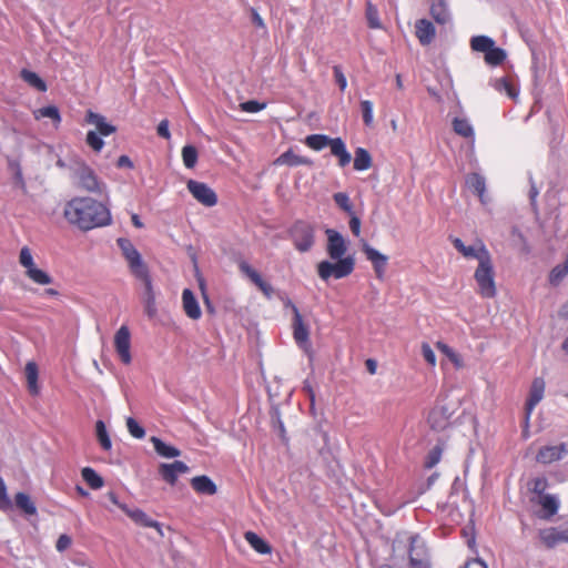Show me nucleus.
<instances>
[{
  "instance_id": "1",
  "label": "nucleus",
  "mask_w": 568,
  "mask_h": 568,
  "mask_svg": "<svg viewBox=\"0 0 568 568\" xmlns=\"http://www.w3.org/2000/svg\"><path fill=\"white\" fill-rule=\"evenodd\" d=\"M326 253L334 261H321L317 264V274L321 280L327 282L329 278H344L349 276L355 270V257L347 255L348 244L345 237L334 229H327Z\"/></svg>"
},
{
  "instance_id": "2",
  "label": "nucleus",
  "mask_w": 568,
  "mask_h": 568,
  "mask_svg": "<svg viewBox=\"0 0 568 568\" xmlns=\"http://www.w3.org/2000/svg\"><path fill=\"white\" fill-rule=\"evenodd\" d=\"M64 219L81 231L110 225V210L101 202L89 196H75L63 209Z\"/></svg>"
},
{
  "instance_id": "3",
  "label": "nucleus",
  "mask_w": 568,
  "mask_h": 568,
  "mask_svg": "<svg viewBox=\"0 0 568 568\" xmlns=\"http://www.w3.org/2000/svg\"><path fill=\"white\" fill-rule=\"evenodd\" d=\"M116 244L121 248L122 255L124 256L132 275L140 280L144 285V312L148 317L153 318L156 315V305L149 268L143 262L141 254L129 239L120 237L116 240Z\"/></svg>"
},
{
  "instance_id": "4",
  "label": "nucleus",
  "mask_w": 568,
  "mask_h": 568,
  "mask_svg": "<svg viewBox=\"0 0 568 568\" xmlns=\"http://www.w3.org/2000/svg\"><path fill=\"white\" fill-rule=\"evenodd\" d=\"M474 278L477 283V293L483 298H494L497 295L495 268L491 257L483 263H478Z\"/></svg>"
},
{
  "instance_id": "5",
  "label": "nucleus",
  "mask_w": 568,
  "mask_h": 568,
  "mask_svg": "<svg viewBox=\"0 0 568 568\" xmlns=\"http://www.w3.org/2000/svg\"><path fill=\"white\" fill-rule=\"evenodd\" d=\"M74 178L78 185L89 193L103 195L106 192L105 183L102 182L95 172L84 162L79 163L75 168Z\"/></svg>"
},
{
  "instance_id": "6",
  "label": "nucleus",
  "mask_w": 568,
  "mask_h": 568,
  "mask_svg": "<svg viewBox=\"0 0 568 568\" xmlns=\"http://www.w3.org/2000/svg\"><path fill=\"white\" fill-rule=\"evenodd\" d=\"M290 237L298 252H308L315 243V229L308 222L296 221L290 229Z\"/></svg>"
},
{
  "instance_id": "7",
  "label": "nucleus",
  "mask_w": 568,
  "mask_h": 568,
  "mask_svg": "<svg viewBox=\"0 0 568 568\" xmlns=\"http://www.w3.org/2000/svg\"><path fill=\"white\" fill-rule=\"evenodd\" d=\"M19 263L26 268V276L33 283L49 285L53 282V278L45 271L36 266L31 250L28 246L20 250Z\"/></svg>"
},
{
  "instance_id": "8",
  "label": "nucleus",
  "mask_w": 568,
  "mask_h": 568,
  "mask_svg": "<svg viewBox=\"0 0 568 568\" xmlns=\"http://www.w3.org/2000/svg\"><path fill=\"white\" fill-rule=\"evenodd\" d=\"M408 559L409 568H432L427 547L418 535L409 538Z\"/></svg>"
},
{
  "instance_id": "9",
  "label": "nucleus",
  "mask_w": 568,
  "mask_h": 568,
  "mask_svg": "<svg viewBox=\"0 0 568 568\" xmlns=\"http://www.w3.org/2000/svg\"><path fill=\"white\" fill-rule=\"evenodd\" d=\"M186 186L192 196L202 205L207 207L216 205L217 195L206 183L189 180Z\"/></svg>"
},
{
  "instance_id": "10",
  "label": "nucleus",
  "mask_w": 568,
  "mask_h": 568,
  "mask_svg": "<svg viewBox=\"0 0 568 568\" xmlns=\"http://www.w3.org/2000/svg\"><path fill=\"white\" fill-rule=\"evenodd\" d=\"M114 348L124 365L132 362L131 356V333L126 325H122L114 334Z\"/></svg>"
},
{
  "instance_id": "11",
  "label": "nucleus",
  "mask_w": 568,
  "mask_h": 568,
  "mask_svg": "<svg viewBox=\"0 0 568 568\" xmlns=\"http://www.w3.org/2000/svg\"><path fill=\"white\" fill-rule=\"evenodd\" d=\"M545 381L541 377L534 378L529 395L525 404V428L527 429L529 426L530 416L535 409V407L539 404V402L542 399L545 394Z\"/></svg>"
},
{
  "instance_id": "12",
  "label": "nucleus",
  "mask_w": 568,
  "mask_h": 568,
  "mask_svg": "<svg viewBox=\"0 0 568 568\" xmlns=\"http://www.w3.org/2000/svg\"><path fill=\"white\" fill-rule=\"evenodd\" d=\"M454 247L466 258H476L478 263H483L491 257L486 245L478 241L475 245H465L464 242L455 237L452 240Z\"/></svg>"
},
{
  "instance_id": "13",
  "label": "nucleus",
  "mask_w": 568,
  "mask_h": 568,
  "mask_svg": "<svg viewBox=\"0 0 568 568\" xmlns=\"http://www.w3.org/2000/svg\"><path fill=\"white\" fill-rule=\"evenodd\" d=\"M568 454V444L546 445L539 448L536 462L542 465L561 460Z\"/></svg>"
},
{
  "instance_id": "14",
  "label": "nucleus",
  "mask_w": 568,
  "mask_h": 568,
  "mask_svg": "<svg viewBox=\"0 0 568 568\" xmlns=\"http://www.w3.org/2000/svg\"><path fill=\"white\" fill-rule=\"evenodd\" d=\"M239 270L263 293L266 298L272 297L274 293L273 286L266 282L246 261H241L239 263Z\"/></svg>"
},
{
  "instance_id": "15",
  "label": "nucleus",
  "mask_w": 568,
  "mask_h": 568,
  "mask_svg": "<svg viewBox=\"0 0 568 568\" xmlns=\"http://www.w3.org/2000/svg\"><path fill=\"white\" fill-rule=\"evenodd\" d=\"M362 251L366 258L373 264L376 277L381 281L384 280L388 257L372 247L367 242L362 244Z\"/></svg>"
},
{
  "instance_id": "16",
  "label": "nucleus",
  "mask_w": 568,
  "mask_h": 568,
  "mask_svg": "<svg viewBox=\"0 0 568 568\" xmlns=\"http://www.w3.org/2000/svg\"><path fill=\"white\" fill-rule=\"evenodd\" d=\"M189 466L181 460H175L170 464L162 463L159 466L160 476L165 483L170 484L171 486H174L176 484L180 475L186 474L189 473Z\"/></svg>"
},
{
  "instance_id": "17",
  "label": "nucleus",
  "mask_w": 568,
  "mask_h": 568,
  "mask_svg": "<svg viewBox=\"0 0 568 568\" xmlns=\"http://www.w3.org/2000/svg\"><path fill=\"white\" fill-rule=\"evenodd\" d=\"M539 538L547 548H554L558 544L568 542V527L566 529H558L549 527L539 530Z\"/></svg>"
},
{
  "instance_id": "18",
  "label": "nucleus",
  "mask_w": 568,
  "mask_h": 568,
  "mask_svg": "<svg viewBox=\"0 0 568 568\" xmlns=\"http://www.w3.org/2000/svg\"><path fill=\"white\" fill-rule=\"evenodd\" d=\"M293 337L296 344L301 347H305L310 344V329L304 323V320L298 310H295V316H293Z\"/></svg>"
},
{
  "instance_id": "19",
  "label": "nucleus",
  "mask_w": 568,
  "mask_h": 568,
  "mask_svg": "<svg viewBox=\"0 0 568 568\" xmlns=\"http://www.w3.org/2000/svg\"><path fill=\"white\" fill-rule=\"evenodd\" d=\"M85 122L95 126V132L102 136H109L116 131L113 124L106 122V119L92 110L87 111Z\"/></svg>"
},
{
  "instance_id": "20",
  "label": "nucleus",
  "mask_w": 568,
  "mask_h": 568,
  "mask_svg": "<svg viewBox=\"0 0 568 568\" xmlns=\"http://www.w3.org/2000/svg\"><path fill=\"white\" fill-rule=\"evenodd\" d=\"M415 36L422 45H428L436 37V29L429 20L419 19L415 22Z\"/></svg>"
},
{
  "instance_id": "21",
  "label": "nucleus",
  "mask_w": 568,
  "mask_h": 568,
  "mask_svg": "<svg viewBox=\"0 0 568 568\" xmlns=\"http://www.w3.org/2000/svg\"><path fill=\"white\" fill-rule=\"evenodd\" d=\"M450 413L444 406L434 407L427 417V423L434 430H443L449 425Z\"/></svg>"
},
{
  "instance_id": "22",
  "label": "nucleus",
  "mask_w": 568,
  "mask_h": 568,
  "mask_svg": "<svg viewBox=\"0 0 568 568\" xmlns=\"http://www.w3.org/2000/svg\"><path fill=\"white\" fill-rule=\"evenodd\" d=\"M120 508L138 525L142 527L155 528L160 534H162L161 524L156 520L150 518L143 510L141 509H129L126 506H120Z\"/></svg>"
},
{
  "instance_id": "23",
  "label": "nucleus",
  "mask_w": 568,
  "mask_h": 568,
  "mask_svg": "<svg viewBox=\"0 0 568 568\" xmlns=\"http://www.w3.org/2000/svg\"><path fill=\"white\" fill-rule=\"evenodd\" d=\"M182 305L186 316L191 320H199L202 315L200 305L190 288H184L182 292Z\"/></svg>"
},
{
  "instance_id": "24",
  "label": "nucleus",
  "mask_w": 568,
  "mask_h": 568,
  "mask_svg": "<svg viewBox=\"0 0 568 568\" xmlns=\"http://www.w3.org/2000/svg\"><path fill=\"white\" fill-rule=\"evenodd\" d=\"M312 161L308 158L297 155L293 152L292 149L282 153L274 161V165H287V166H298V165H312Z\"/></svg>"
},
{
  "instance_id": "25",
  "label": "nucleus",
  "mask_w": 568,
  "mask_h": 568,
  "mask_svg": "<svg viewBox=\"0 0 568 568\" xmlns=\"http://www.w3.org/2000/svg\"><path fill=\"white\" fill-rule=\"evenodd\" d=\"M191 486L197 494L201 495L212 496L217 491V487L214 481L205 475L193 477L191 479Z\"/></svg>"
},
{
  "instance_id": "26",
  "label": "nucleus",
  "mask_w": 568,
  "mask_h": 568,
  "mask_svg": "<svg viewBox=\"0 0 568 568\" xmlns=\"http://www.w3.org/2000/svg\"><path fill=\"white\" fill-rule=\"evenodd\" d=\"M429 13L438 24H446L450 21V13L445 0H433Z\"/></svg>"
},
{
  "instance_id": "27",
  "label": "nucleus",
  "mask_w": 568,
  "mask_h": 568,
  "mask_svg": "<svg viewBox=\"0 0 568 568\" xmlns=\"http://www.w3.org/2000/svg\"><path fill=\"white\" fill-rule=\"evenodd\" d=\"M331 153L338 159V165L345 168L352 161V155L347 151L345 142L341 138H334L331 145Z\"/></svg>"
},
{
  "instance_id": "28",
  "label": "nucleus",
  "mask_w": 568,
  "mask_h": 568,
  "mask_svg": "<svg viewBox=\"0 0 568 568\" xmlns=\"http://www.w3.org/2000/svg\"><path fill=\"white\" fill-rule=\"evenodd\" d=\"M453 130L454 132L471 142L475 141V131L470 122L465 118H455L453 120Z\"/></svg>"
},
{
  "instance_id": "29",
  "label": "nucleus",
  "mask_w": 568,
  "mask_h": 568,
  "mask_svg": "<svg viewBox=\"0 0 568 568\" xmlns=\"http://www.w3.org/2000/svg\"><path fill=\"white\" fill-rule=\"evenodd\" d=\"M14 504L27 516L37 515V506L31 497L26 493H17L14 495Z\"/></svg>"
},
{
  "instance_id": "30",
  "label": "nucleus",
  "mask_w": 568,
  "mask_h": 568,
  "mask_svg": "<svg viewBox=\"0 0 568 568\" xmlns=\"http://www.w3.org/2000/svg\"><path fill=\"white\" fill-rule=\"evenodd\" d=\"M151 443L153 444L154 450L156 454H159L161 457L164 458H175L181 455V450L178 449L174 446L165 444L162 439L159 437H151Z\"/></svg>"
},
{
  "instance_id": "31",
  "label": "nucleus",
  "mask_w": 568,
  "mask_h": 568,
  "mask_svg": "<svg viewBox=\"0 0 568 568\" xmlns=\"http://www.w3.org/2000/svg\"><path fill=\"white\" fill-rule=\"evenodd\" d=\"M244 538L256 552L261 555L271 554L272 547L254 531H246Z\"/></svg>"
},
{
  "instance_id": "32",
  "label": "nucleus",
  "mask_w": 568,
  "mask_h": 568,
  "mask_svg": "<svg viewBox=\"0 0 568 568\" xmlns=\"http://www.w3.org/2000/svg\"><path fill=\"white\" fill-rule=\"evenodd\" d=\"M28 389L31 395H38L39 394V385H38V377H39V371L38 366L34 362H28L26 364L24 368Z\"/></svg>"
},
{
  "instance_id": "33",
  "label": "nucleus",
  "mask_w": 568,
  "mask_h": 568,
  "mask_svg": "<svg viewBox=\"0 0 568 568\" xmlns=\"http://www.w3.org/2000/svg\"><path fill=\"white\" fill-rule=\"evenodd\" d=\"M36 120L42 118H49L52 120L55 128H58L62 121L59 109L55 105L42 106L33 111Z\"/></svg>"
},
{
  "instance_id": "34",
  "label": "nucleus",
  "mask_w": 568,
  "mask_h": 568,
  "mask_svg": "<svg viewBox=\"0 0 568 568\" xmlns=\"http://www.w3.org/2000/svg\"><path fill=\"white\" fill-rule=\"evenodd\" d=\"M373 165V160L369 152L364 148H357L355 150L354 158V170L356 171H366L371 169Z\"/></svg>"
},
{
  "instance_id": "35",
  "label": "nucleus",
  "mask_w": 568,
  "mask_h": 568,
  "mask_svg": "<svg viewBox=\"0 0 568 568\" xmlns=\"http://www.w3.org/2000/svg\"><path fill=\"white\" fill-rule=\"evenodd\" d=\"M20 78L39 92H45L48 90L47 83L31 70L22 69L20 71Z\"/></svg>"
},
{
  "instance_id": "36",
  "label": "nucleus",
  "mask_w": 568,
  "mask_h": 568,
  "mask_svg": "<svg viewBox=\"0 0 568 568\" xmlns=\"http://www.w3.org/2000/svg\"><path fill=\"white\" fill-rule=\"evenodd\" d=\"M437 349L443 353L454 365L456 369H462L465 366V363L463 361V357L460 354L455 352L450 346L445 344L444 342H437L436 343Z\"/></svg>"
},
{
  "instance_id": "37",
  "label": "nucleus",
  "mask_w": 568,
  "mask_h": 568,
  "mask_svg": "<svg viewBox=\"0 0 568 568\" xmlns=\"http://www.w3.org/2000/svg\"><path fill=\"white\" fill-rule=\"evenodd\" d=\"M334 138L325 134H311L306 136L305 144L314 151H321L326 146L332 145Z\"/></svg>"
},
{
  "instance_id": "38",
  "label": "nucleus",
  "mask_w": 568,
  "mask_h": 568,
  "mask_svg": "<svg viewBox=\"0 0 568 568\" xmlns=\"http://www.w3.org/2000/svg\"><path fill=\"white\" fill-rule=\"evenodd\" d=\"M538 504L541 506L542 510L545 511V518H550L554 515L557 514L559 508V503L557 498L552 495H542L538 499Z\"/></svg>"
},
{
  "instance_id": "39",
  "label": "nucleus",
  "mask_w": 568,
  "mask_h": 568,
  "mask_svg": "<svg viewBox=\"0 0 568 568\" xmlns=\"http://www.w3.org/2000/svg\"><path fill=\"white\" fill-rule=\"evenodd\" d=\"M83 480L92 489H99L103 486V478L91 467H84L81 470Z\"/></svg>"
},
{
  "instance_id": "40",
  "label": "nucleus",
  "mask_w": 568,
  "mask_h": 568,
  "mask_svg": "<svg viewBox=\"0 0 568 568\" xmlns=\"http://www.w3.org/2000/svg\"><path fill=\"white\" fill-rule=\"evenodd\" d=\"M506 52L504 49L495 47V44L485 53V62L489 65H500L506 60Z\"/></svg>"
},
{
  "instance_id": "41",
  "label": "nucleus",
  "mask_w": 568,
  "mask_h": 568,
  "mask_svg": "<svg viewBox=\"0 0 568 568\" xmlns=\"http://www.w3.org/2000/svg\"><path fill=\"white\" fill-rule=\"evenodd\" d=\"M495 44V41L487 36H475L470 39V48L475 52L486 53Z\"/></svg>"
},
{
  "instance_id": "42",
  "label": "nucleus",
  "mask_w": 568,
  "mask_h": 568,
  "mask_svg": "<svg viewBox=\"0 0 568 568\" xmlns=\"http://www.w3.org/2000/svg\"><path fill=\"white\" fill-rule=\"evenodd\" d=\"M443 452H444V444H436L428 452V454L425 458V462H424V467L426 469H432L433 467H435L440 462Z\"/></svg>"
},
{
  "instance_id": "43",
  "label": "nucleus",
  "mask_w": 568,
  "mask_h": 568,
  "mask_svg": "<svg viewBox=\"0 0 568 568\" xmlns=\"http://www.w3.org/2000/svg\"><path fill=\"white\" fill-rule=\"evenodd\" d=\"M365 16H366L367 24L371 29H381L382 28L378 10H377L376 6H374L371 1H368L366 3Z\"/></svg>"
},
{
  "instance_id": "44",
  "label": "nucleus",
  "mask_w": 568,
  "mask_h": 568,
  "mask_svg": "<svg viewBox=\"0 0 568 568\" xmlns=\"http://www.w3.org/2000/svg\"><path fill=\"white\" fill-rule=\"evenodd\" d=\"M467 184L480 199H483L486 190V183L485 179L480 174H470L467 179Z\"/></svg>"
},
{
  "instance_id": "45",
  "label": "nucleus",
  "mask_w": 568,
  "mask_h": 568,
  "mask_svg": "<svg viewBox=\"0 0 568 568\" xmlns=\"http://www.w3.org/2000/svg\"><path fill=\"white\" fill-rule=\"evenodd\" d=\"M528 490L538 497L546 495L545 491L548 488V480L544 476L535 477L527 484Z\"/></svg>"
},
{
  "instance_id": "46",
  "label": "nucleus",
  "mask_w": 568,
  "mask_h": 568,
  "mask_svg": "<svg viewBox=\"0 0 568 568\" xmlns=\"http://www.w3.org/2000/svg\"><path fill=\"white\" fill-rule=\"evenodd\" d=\"M95 432L101 447L109 452L112 448V443L106 432L105 424L102 420L95 423Z\"/></svg>"
},
{
  "instance_id": "47",
  "label": "nucleus",
  "mask_w": 568,
  "mask_h": 568,
  "mask_svg": "<svg viewBox=\"0 0 568 568\" xmlns=\"http://www.w3.org/2000/svg\"><path fill=\"white\" fill-rule=\"evenodd\" d=\"M197 150L193 145H185L182 149L183 164L187 169H193L197 162Z\"/></svg>"
},
{
  "instance_id": "48",
  "label": "nucleus",
  "mask_w": 568,
  "mask_h": 568,
  "mask_svg": "<svg viewBox=\"0 0 568 568\" xmlns=\"http://www.w3.org/2000/svg\"><path fill=\"white\" fill-rule=\"evenodd\" d=\"M333 199L336 205L342 211H344L348 215L354 213V206L347 193L337 192L333 195Z\"/></svg>"
},
{
  "instance_id": "49",
  "label": "nucleus",
  "mask_w": 568,
  "mask_h": 568,
  "mask_svg": "<svg viewBox=\"0 0 568 568\" xmlns=\"http://www.w3.org/2000/svg\"><path fill=\"white\" fill-rule=\"evenodd\" d=\"M568 274V257L567 260L557 266H555L549 275L551 284L557 285Z\"/></svg>"
},
{
  "instance_id": "50",
  "label": "nucleus",
  "mask_w": 568,
  "mask_h": 568,
  "mask_svg": "<svg viewBox=\"0 0 568 568\" xmlns=\"http://www.w3.org/2000/svg\"><path fill=\"white\" fill-rule=\"evenodd\" d=\"M495 88L498 91H505L506 94L513 100H515L518 97V90L507 78H501L497 80Z\"/></svg>"
},
{
  "instance_id": "51",
  "label": "nucleus",
  "mask_w": 568,
  "mask_h": 568,
  "mask_svg": "<svg viewBox=\"0 0 568 568\" xmlns=\"http://www.w3.org/2000/svg\"><path fill=\"white\" fill-rule=\"evenodd\" d=\"M102 135H100L98 132L91 130L87 133V136H85V143L94 151V152H100L103 146H104V142L101 138Z\"/></svg>"
},
{
  "instance_id": "52",
  "label": "nucleus",
  "mask_w": 568,
  "mask_h": 568,
  "mask_svg": "<svg viewBox=\"0 0 568 568\" xmlns=\"http://www.w3.org/2000/svg\"><path fill=\"white\" fill-rule=\"evenodd\" d=\"M361 110L364 124L366 126H372L374 122L373 103L369 100L361 101Z\"/></svg>"
},
{
  "instance_id": "53",
  "label": "nucleus",
  "mask_w": 568,
  "mask_h": 568,
  "mask_svg": "<svg viewBox=\"0 0 568 568\" xmlns=\"http://www.w3.org/2000/svg\"><path fill=\"white\" fill-rule=\"evenodd\" d=\"M126 427L131 436H133L134 438L141 439L145 436L144 428L140 426L139 423L133 417H129L126 419Z\"/></svg>"
},
{
  "instance_id": "54",
  "label": "nucleus",
  "mask_w": 568,
  "mask_h": 568,
  "mask_svg": "<svg viewBox=\"0 0 568 568\" xmlns=\"http://www.w3.org/2000/svg\"><path fill=\"white\" fill-rule=\"evenodd\" d=\"M12 507V503L7 494V486L4 480L0 477V510H9Z\"/></svg>"
},
{
  "instance_id": "55",
  "label": "nucleus",
  "mask_w": 568,
  "mask_h": 568,
  "mask_svg": "<svg viewBox=\"0 0 568 568\" xmlns=\"http://www.w3.org/2000/svg\"><path fill=\"white\" fill-rule=\"evenodd\" d=\"M265 106V103H260L255 100H248L240 104L241 110L247 113H256L262 111Z\"/></svg>"
},
{
  "instance_id": "56",
  "label": "nucleus",
  "mask_w": 568,
  "mask_h": 568,
  "mask_svg": "<svg viewBox=\"0 0 568 568\" xmlns=\"http://www.w3.org/2000/svg\"><path fill=\"white\" fill-rule=\"evenodd\" d=\"M422 355L432 367L436 365V355L428 343L422 344Z\"/></svg>"
},
{
  "instance_id": "57",
  "label": "nucleus",
  "mask_w": 568,
  "mask_h": 568,
  "mask_svg": "<svg viewBox=\"0 0 568 568\" xmlns=\"http://www.w3.org/2000/svg\"><path fill=\"white\" fill-rule=\"evenodd\" d=\"M333 73H334L335 81H336L337 85L339 87V90L342 92H344L347 87V80H346V77L343 73L341 67L335 65L333 68Z\"/></svg>"
},
{
  "instance_id": "58",
  "label": "nucleus",
  "mask_w": 568,
  "mask_h": 568,
  "mask_svg": "<svg viewBox=\"0 0 568 568\" xmlns=\"http://www.w3.org/2000/svg\"><path fill=\"white\" fill-rule=\"evenodd\" d=\"M72 544V539L70 536L63 534L57 540L55 548L58 551L62 552L67 550Z\"/></svg>"
},
{
  "instance_id": "59",
  "label": "nucleus",
  "mask_w": 568,
  "mask_h": 568,
  "mask_svg": "<svg viewBox=\"0 0 568 568\" xmlns=\"http://www.w3.org/2000/svg\"><path fill=\"white\" fill-rule=\"evenodd\" d=\"M349 216H351L349 229L355 236H358L361 233V225H362L361 220L358 216H356L355 213L349 214Z\"/></svg>"
},
{
  "instance_id": "60",
  "label": "nucleus",
  "mask_w": 568,
  "mask_h": 568,
  "mask_svg": "<svg viewBox=\"0 0 568 568\" xmlns=\"http://www.w3.org/2000/svg\"><path fill=\"white\" fill-rule=\"evenodd\" d=\"M156 131H158V134L163 139L169 140L171 138V134L169 131V121L166 119L162 120L159 123Z\"/></svg>"
},
{
  "instance_id": "61",
  "label": "nucleus",
  "mask_w": 568,
  "mask_h": 568,
  "mask_svg": "<svg viewBox=\"0 0 568 568\" xmlns=\"http://www.w3.org/2000/svg\"><path fill=\"white\" fill-rule=\"evenodd\" d=\"M252 21L257 28H265L263 18L254 9H252Z\"/></svg>"
},
{
  "instance_id": "62",
  "label": "nucleus",
  "mask_w": 568,
  "mask_h": 568,
  "mask_svg": "<svg viewBox=\"0 0 568 568\" xmlns=\"http://www.w3.org/2000/svg\"><path fill=\"white\" fill-rule=\"evenodd\" d=\"M116 165L119 168H123V166L133 168V163L128 155H121L116 161Z\"/></svg>"
},
{
  "instance_id": "63",
  "label": "nucleus",
  "mask_w": 568,
  "mask_h": 568,
  "mask_svg": "<svg viewBox=\"0 0 568 568\" xmlns=\"http://www.w3.org/2000/svg\"><path fill=\"white\" fill-rule=\"evenodd\" d=\"M366 368L368 371L369 374H375L376 373V368H377V365H376V362L372 358L367 359L366 361Z\"/></svg>"
},
{
  "instance_id": "64",
  "label": "nucleus",
  "mask_w": 568,
  "mask_h": 568,
  "mask_svg": "<svg viewBox=\"0 0 568 568\" xmlns=\"http://www.w3.org/2000/svg\"><path fill=\"white\" fill-rule=\"evenodd\" d=\"M559 316H560L561 318L568 320V302H567V303H565V304L561 306V308H560V311H559Z\"/></svg>"
}]
</instances>
